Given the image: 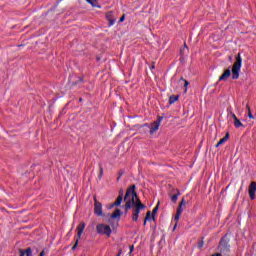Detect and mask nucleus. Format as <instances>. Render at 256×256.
Returning <instances> with one entry per match:
<instances>
[{
    "label": "nucleus",
    "instance_id": "obj_18",
    "mask_svg": "<svg viewBox=\"0 0 256 256\" xmlns=\"http://www.w3.org/2000/svg\"><path fill=\"white\" fill-rule=\"evenodd\" d=\"M124 207H125L126 213L127 211H129V209H133V198H131L130 200H126Z\"/></svg>",
    "mask_w": 256,
    "mask_h": 256
},
{
    "label": "nucleus",
    "instance_id": "obj_7",
    "mask_svg": "<svg viewBox=\"0 0 256 256\" xmlns=\"http://www.w3.org/2000/svg\"><path fill=\"white\" fill-rule=\"evenodd\" d=\"M162 121H163V117L159 116L157 118V120L151 124L150 135H153V133H156V131H159V127H160Z\"/></svg>",
    "mask_w": 256,
    "mask_h": 256
},
{
    "label": "nucleus",
    "instance_id": "obj_40",
    "mask_svg": "<svg viewBox=\"0 0 256 256\" xmlns=\"http://www.w3.org/2000/svg\"><path fill=\"white\" fill-rule=\"evenodd\" d=\"M117 256H121V251L118 253V255Z\"/></svg>",
    "mask_w": 256,
    "mask_h": 256
},
{
    "label": "nucleus",
    "instance_id": "obj_35",
    "mask_svg": "<svg viewBox=\"0 0 256 256\" xmlns=\"http://www.w3.org/2000/svg\"><path fill=\"white\" fill-rule=\"evenodd\" d=\"M212 256H221V253L213 254Z\"/></svg>",
    "mask_w": 256,
    "mask_h": 256
},
{
    "label": "nucleus",
    "instance_id": "obj_34",
    "mask_svg": "<svg viewBox=\"0 0 256 256\" xmlns=\"http://www.w3.org/2000/svg\"><path fill=\"white\" fill-rule=\"evenodd\" d=\"M134 249H135V247L133 245L130 246V253H133Z\"/></svg>",
    "mask_w": 256,
    "mask_h": 256
},
{
    "label": "nucleus",
    "instance_id": "obj_25",
    "mask_svg": "<svg viewBox=\"0 0 256 256\" xmlns=\"http://www.w3.org/2000/svg\"><path fill=\"white\" fill-rule=\"evenodd\" d=\"M181 195V193H177V194H174L172 197H171V201L172 203H177V200L179 199V196Z\"/></svg>",
    "mask_w": 256,
    "mask_h": 256
},
{
    "label": "nucleus",
    "instance_id": "obj_32",
    "mask_svg": "<svg viewBox=\"0 0 256 256\" xmlns=\"http://www.w3.org/2000/svg\"><path fill=\"white\" fill-rule=\"evenodd\" d=\"M124 21H125V15H123V16L120 18L119 22H120V23H123Z\"/></svg>",
    "mask_w": 256,
    "mask_h": 256
},
{
    "label": "nucleus",
    "instance_id": "obj_36",
    "mask_svg": "<svg viewBox=\"0 0 256 256\" xmlns=\"http://www.w3.org/2000/svg\"><path fill=\"white\" fill-rule=\"evenodd\" d=\"M113 207L115 206H113V204H110L109 209H113Z\"/></svg>",
    "mask_w": 256,
    "mask_h": 256
},
{
    "label": "nucleus",
    "instance_id": "obj_24",
    "mask_svg": "<svg viewBox=\"0 0 256 256\" xmlns=\"http://www.w3.org/2000/svg\"><path fill=\"white\" fill-rule=\"evenodd\" d=\"M246 109L248 111L249 119H255V116H253V113H251V107H249V104L246 105Z\"/></svg>",
    "mask_w": 256,
    "mask_h": 256
},
{
    "label": "nucleus",
    "instance_id": "obj_11",
    "mask_svg": "<svg viewBox=\"0 0 256 256\" xmlns=\"http://www.w3.org/2000/svg\"><path fill=\"white\" fill-rule=\"evenodd\" d=\"M132 205L133 207H143V208L146 207L145 204L141 203V199H139V196L137 195V193H136V196L132 198Z\"/></svg>",
    "mask_w": 256,
    "mask_h": 256
},
{
    "label": "nucleus",
    "instance_id": "obj_16",
    "mask_svg": "<svg viewBox=\"0 0 256 256\" xmlns=\"http://www.w3.org/2000/svg\"><path fill=\"white\" fill-rule=\"evenodd\" d=\"M121 215H123V212L119 208L115 209L114 213L110 216L111 219H121Z\"/></svg>",
    "mask_w": 256,
    "mask_h": 256
},
{
    "label": "nucleus",
    "instance_id": "obj_12",
    "mask_svg": "<svg viewBox=\"0 0 256 256\" xmlns=\"http://www.w3.org/2000/svg\"><path fill=\"white\" fill-rule=\"evenodd\" d=\"M106 19L109 22V27H113V25H115V22L117 21V19L113 18V12H107Z\"/></svg>",
    "mask_w": 256,
    "mask_h": 256
},
{
    "label": "nucleus",
    "instance_id": "obj_27",
    "mask_svg": "<svg viewBox=\"0 0 256 256\" xmlns=\"http://www.w3.org/2000/svg\"><path fill=\"white\" fill-rule=\"evenodd\" d=\"M151 219H153V216H151V211H148L146 213V217H145V223H147V221H151Z\"/></svg>",
    "mask_w": 256,
    "mask_h": 256
},
{
    "label": "nucleus",
    "instance_id": "obj_17",
    "mask_svg": "<svg viewBox=\"0 0 256 256\" xmlns=\"http://www.w3.org/2000/svg\"><path fill=\"white\" fill-rule=\"evenodd\" d=\"M229 141V132L226 133V135L219 140V142L216 144V147H221V145L227 143Z\"/></svg>",
    "mask_w": 256,
    "mask_h": 256
},
{
    "label": "nucleus",
    "instance_id": "obj_15",
    "mask_svg": "<svg viewBox=\"0 0 256 256\" xmlns=\"http://www.w3.org/2000/svg\"><path fill=\"white\" fill-rule=\"evenodd\" d=\"M123 203V192H120V195L117 197L116 201L112 203V207H119Z\"/></svg>",
    "mask_w": 256,
    "mask_h": 256
},
{
    "label": "nucleus",
    "instance_id": "obj_21",
    "mask_svg": "<svg viewBox=\"0 0 256 256\" xmlns=\"http://www.w3.org/2000/svg\"><path fill=\"white\" fill-rule=\"evenodd\" d=\"M86 2L89 3V5H92V7H97L98 9H101V6L98 5L97 0H86Z\"/></svg>",
    "mask_w": 256,
    "mask_h": 256
},
{
    "label": "nucleus",
    "instance_id": "obj_8",
    "mask_svg": "<svg viewBox=\"0 0 256 256\" xmlns=\"http://www.w3.org/2000/svg\"><path fill=\"white\" fill-rule=\"evenodd\" d=\"M135 189H137V186L135 185H131L127 190H126V194L124 196V201H127V199H129V197L132 196V198L137 197V191H135Z\"/></svg>",
    "mask_w": 256,
    "mask_h": 256
},
{
    "label": "nucleus",
    "instance_id": "obj_38",
    "mask_svg": "<svg viewBox=\"0 0 256 256\" xmlns=\"http://www.w3.org/2000/svg\"><path fill=\"white\" fill-rule=\"evenodd\" d=\"M151 69H155V64H153V65L151 66Z\"/></svg>",
    "mask_w": 256,
    "mask_h": 256
},
{
    "label": "nucleus",
    "instance_id": "obj_13",
    "mask_svg": "<svg viewBox=\"0 0 256 256\" xmlns=\"http://www.w3.org/2000/svg\"><path fill=\"white\" fill-rule=\"evenodd\" d=\"M231 77V70L226 69L224 73L219 77L218 81H227Z\"/></svg>",
    "mask_w": 256,
    "mask_h": 256
},
{
    "label": "nucleus",
    "instance_id": "obj_33",
    "mask_svg": "<svg viewBox=\"0 0 256 256\" xmlns=\"http://www.w3.org/2000/svg\"><path fill=\"white\" fill-rule=\"evenodd\" d=\"M45 255H46L45 250H42V251L40 252V254H39V256H45Z\"/></svg>",
    "mask_w": 256,
    "mask_h": 256
},
{
    "label": "nucleus",
    "instance_id": "obj_4",
    "mask_svg": "<svg viewBox=\"0 0 256 256\" xmlns=\"http://www.w3.org/2000/svg\"><path fill=\"white\" fill-rule=\"evenodd\" d=\"M76 231H77V238H76L75 244L72 247V251H75V249H77V246L79 245V239H81V235H83V232L85 231V222H81L77 226Z\"/></svg>",
    "mask_w": 256,
    "mask_h": 256
},
{
    "label": "nucleus",
    "instance_id": "obj_28",
    "mask_svg": "<svg viewBox=\"0 0 256 256\" xmlns=\"http://www.w3.org/2000/svg\"><path fill=\"white\" fill-rule=\"evenodd\" d=\"M118 177H117V180L116 181H121V177H123V175H125V171H123V170H120L119 172H118Z\"/></svg>",
    "mask_w": 256,
    "mask_h": 256
},
{
    "label": "nucleus",
    "instance_id": "obj_31",
    "mask_svg": "<svg viewBox=\"0 0 256 256\" xmlns=\"http://www.w3.org/2000/svg\"><path fill=\"white\" fill-rule=\"evenodd\" d=\"M99 179H101V177H103V167L100 166V173H99Z\"/></svg>",
    "mask_w": 256,
    "mask_h": 256
},
{
    "label": "nucleus",
    "instance_id": "obj_29",
    "mask_svg": "<svg viewBox=\"0 0 256 256\" xmlns=\"http://www.w3.org/2000/svg\"><path fill=\"white\" fill-rule=\"evenodd\" d=\"M183 205H185V198H182V200L178 206V209H183Z\"/></svg>",
    "mask_w": 256,
    "mask_h": 256
},
{
    "label": "nucleus",
    "instance_id": "obj_20",
    "mask_svg": "<svg viewBox=\"0 0 256 256\" xmlns=\"http://www.w3.org/2000/svg\"><path fill=\"white\" fill-rule=\"evenodd\" d=\"M177 101H179V95H172L169 97L170 105H173V103H177Z\"/></svg>",
    "mask_w": 256,
    "mask_h": 256
},
{
    "label": "nucleus",
    "instance_id": "obj_23",
    "mask_svg": "<svg viewBox=\"0 0 256 256\" xmlns=\"http://www.w3.org/2000/svg\"><path fill=\"white\" fill-rule=\"evenodd\" d=\"M179 83H184L185 93H187V87H189V81L185 80L183 77L180 78Z\"/></svg>",
    "mask_w": 256,
    "mask_h": 256
},
{
    "label": "nucleus",
    "instance_id": "obj_22",
    "mask_svg": "<svg viewBox=\"0 0 256 256\" xmlns=\"http://www.w3.org/2000/svg\"><path fill=\"white\" fill-rule=\"evenodd\" d=\"M157 211H159V202L152 210V219L155 221V215H157Z\"/></svg>",
    "mask_w": 256,
    "mask_h": 256
},
{
    "label": "nucleus",
    "instance_id": "obj_14",
    "mask_svg": "<svg viewBox=\"0 0 256 256\" xmlns=\"http://www.w3.org/2000/svg\"><path fill=\"white\" fill-rule=\"evenodd\" d=\"M20 256H33V250L31 247H28L26 250L20 249L19 250Z\"/></svg>",
    "mask_w": 256,
    "mask_h": 256
},
{
    "label": "nucleus",
    "instance_id": "obj_1",
    "mask_svg": "<svg viewBox=\"0 0 256 256\" xmlns=\"http://www.w3.org/2000/svg\"><path fill=\"white\" fill-rule=\"evenodd\" d=\"M229 237L225 235L221 238L218 249L220 251V255L229 256V253H231V245L229 244Z\"/></svg>",
    "mask_w": 256,
    "mask_h": 256
},
{
    "label": "nucleus",
    "instance_id": "obj_37",
    "mask_svg": "<svg viewBox=\"0 0 256 256\" xmlns=\"http://www.w3.org/2000/svg\"><path fill=\"white\" fill-rule=\"evenodd\" d=\"M174 230H176L177 229V222L175 223V225H174V228H173Z\"/></svg>",
    "mask_w": 256,
    "mask_h": 256
},
{
    "label": "nucleus",
    "instance_id": "obj_3",
    "mask_svg": "<svg viewBox=\"0 0 256 256\" xmlns=\"http://www.w3.org/2000/svg\"><path fill=\"white\" fill-rule=\"evenodd\" d=\"M96 231L98 235H106V237H111V226L106 225V224H98L96 226Z\"/></svg>",
    "mask_w": 256,
    "mask_h": 256
},
{
    "label": "nucleus",
    "instance_id": "obj_6",
    "mask_svg": "<svg viewBox=\"0 0 256 256\" xmlns=\"http://www.w3.org/2000/svg\"><path fill=\"white\" fill-rule=\"evenodd\" d=\"M145 210V208L140 207V206H133L132 208V221L134 223H137L139 221V213H141V211Z\"/></svg>",
    "mask_w": 256,
    "mask_h": 256
},
{
    "label": "nucleus",
    "instance_id": "obj_5",
    "mask_svg": "<svg viewBox=\"0 0 256 256\" xmlns=\"http://www.w3.org/2000/svg\"><path fill=\"white\" fill-rule=\"evenodd\" d=\"M94 213L97 217H103V204L94 198Z\"/></svg>",
    "mask_w": 256,
    "mask_h": 256
},
{
    "label": "nucleus",
    "instance_id": "obj_19",
    "mask_svg": "<svg viewBox=\"0 0 256 256\" xmlns=\"http://www.w3.org/2000/svg\"><path fill=\"white\" fill-rule=\"evenodd\" d=\"M182 213H183V209L177 208L176 215L174 217V221H176V223H178L179 219H181V214Z\"/></svg>",
    "mask_w": 256,
    "mask_h": 256
},
{
    "label": "nucleus",
    "instance_id": "obj_30",
    "mask_svg": "<svg viewBox=\"0 0 256 256\" xmlns=\"http://www.w3.org/2000/svg\"><path fill=\"white\" fill-rule=\"evenodd\" d=\"M203 245H205V242L203 240L198 242V249H203Z\"/></svg>",
    "mask_w": 256,
    "mask_h": 256
},
{
    "label": "nucleus",
    "instance_id": "obj_39",
    "mask_svg": "<svg viewBox=\"0 0 256 256\" xmlns=\"http://www.w3.org/2000/svg\"><path fill=\"white\" fill-rule=\"evenodd\" d=\"M145 225H147V222H145V219H144V223H143V226L145 227Z\"/></svg>",
    "mask_w": 256,
    "mask_h": 256
},
{
    "label": "nucleus",
    "instance_id": "obj_9",
    "mask_svg": "<svg viewBox=\"0 0 256 256\" xmlns=\"http://www.w3.org/2000/svg\"><path fill=\"white\" fill-rule=\"evenodd\" d=\"M228 115H230L232 119H234V127H236V129H239V127H245V125H243V122H241V120L237 118V115H235L233 111L228 112Z\"/></svg>",
    "mask_w": 256,
    "mask_h": 256
},
{
    "label": "nucleus",
    "instance_id": "obj_10",
    "mask_svg": "<svg viewBox=\"0 0 256 256\" xmlns=\"http://www.w3.org/2000/svg\"><path fill=\"white\" fill-rule=\"evenodd\" d=\"M255 192H256V182H251L248 189V193L252 201L255 199Z\"/></svg>",
    "mask_w": 256,
    "mask_h": 256
},
{
    "label": "nucleus",
    "instance_id": "obj_2",
    "mask_svg": "<svg viewBox=\"0 0 256 256\" xmlns=\"http://www.w3.org/2000/svg\"><path fill=\"white\" fill-rule=\"evenodd\" d=\"M241 65H243V59H241V53H238L236 61L232 66V79H239V73L241 72Z\"/></svg>",
    "mask_w": 256,
    "mask_h": 256
},
{
    "label": "nucleus",
    "instance_id": "obj_26",
    "mask_svg": "<svg viewBox=\"0 0 256 256\" xmlns=\"http://www.w3.org/2000/svg\"><path fill=\"white\" fill-rule=\"evenodd\" d=\"M79 83H83V78L77 77V80L75 82H72V87H75V85H78Z\"/></svg>",
    "mask_w": 256,
    "mask_h": 256
}]
</instances>
